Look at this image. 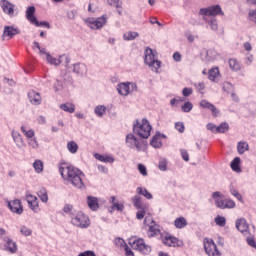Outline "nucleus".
Here are the masks:
<instances>
[{
	"instance_id": "20e7f679",
	"label": "nucleus",
	"mask_w": 256,
	"mask_h": 256,
	"mask_svg": "<svg viewBox=\"0 0 256 256\" xmlns=\"http://www.w3.org/2000/svg\"><path fill=\"white\" fill-rule=\"evenodd\" d=\"M144 63L151 67L152 71H155L156 73L161 69V61L157 60V57L151 48L145 50Z\"/></svg>"
},
{
	"instance_id": "c756f323",
	"label": "nucleus",
	"mask_w": 256,
	"mask_h": 256,
	"mask_svg": "<svg viewBox=\"0 0 256 256\" xmlns=\"http://www.w3.org/2000/svg\"><path fill=\"white\" fill-rule=\"evenodd\" d=\"M150 145L155 149H159L163 144L161 143V136L155 135L150 141Z\"/></svg>"
},
{
	"instance_id": "0e129e2a",
	"label": "nucleus",
	"mask_w": 256,
	"mask_h": 256,
	"mask_svg": "<svg viewBox=\"0 0 256 256\" xmlns=\"http://www.w3.org/2000/svg\"><path fill=\"white\" fill-rule=\"evenodd\" d=\"M78 256H97V255H95V252L91 250H87L85 252L80 253Z\"/></svg>"
},
{
	"instance_id": "393cba45",
	"label": "nucleus",
	"mask_w": 256,
	"mask_h": 256,
	"mask_svg": "<svg viewBox=\"0 0 256 256\" xmlns=\"http://www.w3.org/2000/svg\"><path fill=\"white\" fill-rule=\"evenodd\" d=\"M26 18L30 21V23H33L34 21L37 20V18L35 17V7L34 6H30L27 8Z\"/></svg>"
},
{
	"instance_id": "9b49d317",
	"label": "nucleus",
	"mask_w": 256,
	"mask_h": 256,
	"mask_svg": "<svg viewBox=\"0 0 256 256\" xmlns=\"http://www.w3.org/2000/svg\"><path fill=\"white\" fill-rule=\"evenodd\" d=\"M19 33H21V30H19V28H15L13 26H5L2 35L3 41H5L6 37L8 39H13L15 35H19Z\"/></svg>"
},
{
	"instance_id": "603ef678",
	"label": "nucleus",
	"mask_w": 256,
	"mask_h": 256,
	"mask_svg": "<svg viewBox=\"0 0 256 256\" xmlns=\"http://www.w3.org/2000/svg\"><path fill=\"white\" fill-rule=\"evenodd\" d=\"M64 213H67L68 215H70L71 217H73V205L71 204H65L64 208H63Z\"/></svg>"
},
{
	"instance_id": "bb28decb",
	"label": "nucleus",
	"mask_w": 256,
	"mask_h": 256,
	"mask_svg": "<svg viewBox=\"0 0 256 256\" xmlns=\"http://www.w3.org/2000/svg\"><path fill=\"white\" fill-rule=\"evenodd\" d=\"M60 109L66 113H75V104L71 102H66L65 104L60 105Z\"/></svg>"
},
{
	"instance_id": "e2e57ef3",
	"label": "nucleus",
	"mask_w": 256,
	"mask_h": 256,
	"mask_svg": "<svg viewBox=\"0 0 256 256\" xmlns=\"http://www.w3.org/2000/svg\"><path fill=\"white\" fill-rule=\"evenodd\" d=\"M20 231H21L22 235H25L26 237L31 235V229H29L25 226H23Z\"/></svg>"
},
{
	"instance_id": "e433bc0d",
	"label": "nucleus",
	"mask_w": 256,
	"mask_h": 256,
	"mask_svg": "<svg viewBox=\"0 0 256 256\" xmlns=\"http://www.w3.org/2000/svg\"><path fill=\"white\" fill-rule=\"evenodd\" d=\"M228 63H229V67H230V69H232V71H239V69H241V65L239 64L237 59L232 58L228 61Z\"/></svg>"
},
{
	"instance_id": "5701e85b",
	"label": "nucleus",
	"mask_w": 256,
	"mask_h": 256,
	"mask_svg": "<svg viewBox=\"0 0 256 256\" xmlns=\"http://www.w3.org/2000/svg\"><path fill=\"white\" fill-rule=\"evenodd\" d=\"M110 203H112L111 209L112 211H123L125 209V206L117 201V198L115 196H112L110 198Z\"/></svg>"
},
{
	"instance_id": "bf43d9fd",
	"label": "nucleus",
	"mask_w": 256,
	"mask_h": 256,
	"mask_svg": "<svg viewBox=\"0 0 256 256\" xmlns=\"http://www.w3.org/2000/svg\"><path fill=\"white\" fill-rule=\"evenodd\" d=\"M182 94L184 97H189L190 95H193V89L192 88H184L182 90Z\"/></svg>"
},
{
	"instance_id": "4d7b16f0",
	"label": "nucleus",
	"mask_w": 256,
	"mask_h": 256,
	"mask_svg": "<svg viewBox=\"0 0 256 256\" xmlns=\"http://www.w3.org/2000/svg\"><path fill=\"white\" fill-rule=\"evenodd\" d=\"M175 129L179 131V133H183L185 131V125L183 122H177L175 123Z\"/></svg>"
},
{
	"instance_id": "72a5a7b5",
	"label": "nucleus",
	"mask_w": 256,
	"mask_h": 256,
	"mask_svg": "<svg viewBox=\"0 0 256 256\" xmlns=\"http://www.w3.org/2000/svg\"><path fill=\"white\" fill-rule=\"evenodd\" d=\"M137 37H139V33L131 32V31L126 32L123 35L124 41H133V40L137 39Z\"/></svg>"
},
{
	"instance_id": "aec40b11",
	"label": "nucleus",
	"mask_w": 256,
	"mask_h": 256,
	"mask_svg": "<svg viewBox=\"0 0 256 256\" xmlns=\"http://www.w3.org/2000/svg\"><path fill=\"white\" fill-rule=\"evenodd\" d=\"M87 205L91 211H97L99 209V199L94 196H88L87 197Z\"/></svg>"
},
{
	"instance_id": "c85d7f7f",
	"label": "nucleus",
	"mask_w": 256,
	"mask_h": 256,
	"mask_svg": "<svg viewBox=\"0 0 256 256\" xmlns=\"http://www.w3.org/2000/svg\"><path fill=\"white\" fill-rule=\"evenodd\" d=\"M37 195L39 197V199L43 202V203H47L49 201V196L47 195V189L45 188H41L38 192Z\"/></svg>"
},
{
	"instance_id": "8fccbe9b",
	"label": "nucleus",
	"mask_w": 256,
	"mask_h": 256,
	"mask_svg": "<svg viewBox=\"0 0 256 256\" xmlns=\"http://www.w3.org/2000/svg\"><path fill=\"white\" fill-rule=\"evenodd\" d=\"M146 214H147V211H145L144 207L138 208V211L136 213V219H139V220L144 219Z\"/></svg>"
},
{
	"instance_id": "0eeeda50",
	"label": "nucleus",
	"mask_w": 256,
	"mask_h": 256,
	"mask_svg": "<svg viewBox=\"0 0 256 256\" xmlns=\"http://www.w3.org/2000/svg\"><path fill=\"white\" fill-rule=\"evenodd\" d=\"M132 249L139 251L142 255H149L151 253V246L145 243L143 238H138L130 242Z\"/></svg>"
},
{
	"instance_id": "79ce46f5",
	"label": "nucleus",
	"mask_w": 256,
	"mask_h": 256,
	"mask_svg": "<svg viewBox=\"0 0 256 256\" xmlns=\"http://www.w3.org/2000/svg\"><path fill=\"white\" fill-rule=\"evenodd\" d=\"M33 167L36 173H43V161L35 160V162L33 163Z\"/></svg>"
},
{
	"instance_id": "f257e3e1",
	"label": "nucleus",
	"mask_w": 256,
	"mask_h": 256,
	"mask_svg": "<svg viewBox=\"0 0 256 256\" xmlns=\"http://www.w3.org/2000/svg\"><path fill=\"white\" fill-rule=\"evenodd\" d=\"M59 173L61 174V177L64 179V181H67V183H70L78 189L83 187V179L81 178L83 172H81V170L78 168H75V166L62 163L59 166Z\"/></svg>"
},
{
	"instance_id": "a878e982",
	"label": "nucleus",
	"mask_w": 256,
	"mask_h": 256,
	"mask_svg": "<svg viewBox=\"0 0 256 256\" xmlns=\"http://www.w3.org/2000/svg\"><path fill=\"white\" fill-rule=\"evenodd\" d=\"M174 226L176 229H183L187 227V219L185 217H179L174 220Z\"/></svg>"
},
{
	"instance_id": "9d476101",
	"label": "nucleus",
	"mask_w": 256,
	"mask_h": 256,
	"mask_svg": "<svg viewBox=\"0 0 256 256\" xmlns=\"http://www.w3.org/2000/svg\"><path fill=\"white\" fill-rule=\"evenodd\" d=\"M117 91L120 95H129L133 91H137V84L135 83H122L117 87Z\"/></svg>"
},
{
	"instance_id": "4be33fe9",
	"label": "nucleus",
	"mask_w": 256,
	"mask_h": 256,
	"mask_svg": "<svg viewBox=\"0 0 256 256\" xmlns=\"http://www.w3.org/2000/svg\"><path fill=\"white\" fill-rule=\"evenodd\" d=\"M12 137L18 147H25V141H23V137L18 131L13 130Z\"/></svg>"
},
{
	"instance_id": "f03ea898",
	"label": "nucleus",
	"mask_w": 256,
	"mask_h": 256,
	"mask_svg": "<svg viewBox=\"0 0 256 256\" xmlns=\"http://www.w3.org/2000/svg\"><path fill=\"white\" fill-rule=\"evenodd\" d=\"M199 15H202L203 20L206 21V23H209L212 31H217V29H219L217 19L212 18L211 20H207V17H217V15H223V10H221V6L214 5L208 8H201Z\"/></svg>"
},
{
	"instance_id": "5fc2aeb1",
	"label": "nucleus",
	"mask_w": 256,
	"mask_h": 256,
	"mask_svg": "<svg viewBox=\"0 0 256 256\" xmlns=\"http://www.w3.org/2000/svg\"><path fill=\"white\" fill-rule=\"evenodd\" d=\"M144 225H147L148 227H150L151 225H155V220H153V216H146L144 219Z\"/></svg>"
},
{
	"instance_id": "a18cd8bd",
	"label": "nucleus",
	"mask_w": 256,
	"mask_h": 256,
	"mask_svg": "<svg viewBox=\"0 0 256 256\" xmlns=\"http://www.w3.org/2000/svg\"><path fill=\"white\" fill-rule=\"evenodd\" d=\"M133 205L136 207V209H142L143 208V202H141V197L140 196H134L132 198Z\"/></svg>"
},
{
	"instance_id": "13d9d810",
	"label": "nucleus",
	"mask_w": 256,
	"mask_h": 256,
	"mask_svg": "<svg viewBox=\"0 0 256 256\" xmlns=\"http://www.w3.org/2000/svg\"><path fill=\"white\" fill-rule=\"evenodd\" d=\"M28 145H30V147H32L33 149H37V147H39V143L35 138H31L28 142Z\"/></svg>"
},
{
	"instance_id": "4468645a",
	"label": "nucleus",
	"mask_w": 256,
	"mask_h": 256,
	"mask_svg": "<svg viewBox=\"0 0 256 256\" xmlns=\"http://www.w3.org/2000/svg\"><path fill=\"white\" fill-rule=\"evenodd\" d=\"M8 207L12 213H17L18 215L23 213V205L21 204V200L16 199L14 201L8 202Z\"/></svg>"
},
{
	"instance_id": "58836bf2",
	"label": "nucleus",
	"mask_w": 256,
	"mask_h": 256,
	"mask_svg": "<svg viewBox=\"0 0 256 256\" xmlns=\"http://www.w3.org/2000/svg\"><path fill=\"white\" fill-rule=\"evenodd\" d=\"M230 193H231V195H233V197H236V199L238 201H240V203H243V196L241 195V193H239V190H237V189H235V187L231 186Z\"/></svg>"
},
{
	"instance_id": "ddd939ff",
	"label": "nucleus",
	"mask_w": 256,
	"mask_h": 256,
	"mask_svg": "<svg viewBox=\"0 0 256 256\" xmlns=\"http://www.w3.org/2000/svg\"><path fill=\"white\" fill-rule=\"evenodd\" d=\"M0 5L6 15L13 17L15 13V5L11 4L8 0H1Z\"/></svg>"
},
{
	"instance_id": "6ab92c4d",
	"label": "nucleus",
	"mask_w": 256,
	"mask_h": 256,
	"mask_svg": "<svg viewBox=\"0 0 256 256\" xmlns=\"http://www.w3.org/2000/svg\"><path fill=\"white\" fill-rule=\"evenodd\" d=\"M236 229H238L240 233H247V231H249V224H247V220H245V218L238 219L236 221Z\"/></svg>"
},
{
	"instance_id": "412c9836",
	"label": "nucleus",
	"mask_w": 256,
	"mask_h": 256,
	"mask_svg": "<svg viewBox=\"0 0 256 256\" xmlns=\"http://www.w3.org/2000/svg\"><path fill=\"white\" fill-rule=\"evenodd\" d=\"M26 201L29 205V207L32 209V211H37L39 209V202L37 201V198L33 195L26 196Z\"/></svg>"
},
{
	"instance_id": "680f3d73",
	"label": "nucleus",
	"mask_w": 256,
	"mask_h": 256,
	"mask_svg": "<svg viewBox=\"0 0 256 256\" xmlns=\"http://www.w3.org/2000/svg\"><path fill=\"white\" fill-rule=\"evenodd\" d=\"M160 171H166L167 170V161L161 160L158 165Z\"/></svg>"
},
{
	"instance_id": "de8ad7c7",
	"label": "nucleus",
	"mask_w": 256,
	"mask_h": 256,
	"mask_svg": "<svg viewBox=\"0 0 256 256\" xmlns=\"http://www.w3.org/2000/svg\"><path fill=\"white\" fill-rule=\"evenodd\" d=\"M47 61L50 65H61V60L57 58H53L50 54H47Z\"/></svg>"
},
{
	"instance_id": "774afa93",
	"label": "nucleus",
	"mask_w": 256,
	"mask_h": 256,
	"mask_svg": "<svg viewBox=\"0 0 256 256\" xmlns=\"http://www.w3.org/2000/svg\"><path fill=\"white\" fill-rule=\"evenodd\" d=\"M250 21L256 24V10L249 13Z\"/></svg>"
},
{
	"instance_id": "f704fd0d",
	"label": "nucleus",
	"mask_w": 256,
	"mask_h": 256,
	"mask_svg": "<svg viewBox=\"0 0 256 256\" xmlns=\"http://www.w3.org/2000/svg\"><path fill=\"white\" fill-rule=\"evenodd\" d=\"M109 5L112 7H116L118 15H123L121 12L123 10V7L121 6V3H119V0H107Z\"/></svg>"
},
{
	"instance_id": "3c124183",
	"label": "nucleus",
	"mask_w": 256,
	"mask_h": 256,
	"mask_svg": "<svg viewBox=\"0 0 256 256\" xmlns=\"http://www.w3.org/2000/svg\"><path fill=\"white\" fill-rule=\"evenodd\" d=\"M183 113H189L193 109V104L191 102H186L181 107Z\"/></svg>"
},
{
	"instance_id": "423d86ee",
	"label": "nucleus",
	"mask_w": 256,
	"mask_h": 256,
	"mask_svg": "<svg viewBox=\"0 0 256 256\" xmlns=\"http://www.w3.org/2000/svg\"><path fill=\"white\" fill-rule=\"evenodd\" d=\"M212 199H214L215 205L218 209H234L235 207V201L231 199L223 200L221 192H214L212 194Z\"/></svg>"
},
{
	"instance_id": "6e6552de",
	"label": "nucleus",
	"mask_w": 256,
	"mask_h": 256,
	"mask_svg": "<svg viewBox=\"0 0 256 256\" xmlns=\"http://www.w3.org/2000/svg\"><path fill=\"white\" fill-rule=\"evenodd\" d=\"M160 239L163 245L166 247H182L183 241H180L175 236H171L170 234H161Z\"/></svg>"
},
{
	"instance_id": "473e14b6",
	"label": "nucleus",
	"mask_w": 256,
	"mask_h": 256,
	"mask_svg": "<svg viewBox=\"0 0 256 256\" xmlns=\"http://www.w3.org/2000/svg\"><path fill=\"white\" fill-rule=\"evenodd\" d=\"M217 77H219V68L216 67V68L210 69L208 72V79H210V81H215Z\"/></svg>"
},
{
	"instance_id": "c03bdc74",
	"label": "nucleus",
	"mask_w": 256,
	"mask_h": 256,
	"mask_svg": "<svg viewBox=\"0 0 256 256\" xmlns=\"http://www.w3.org/2000/svg\"><path fill=\"white\" fill-rule=\"evenodd\" d=\"M21 131H22V133H24V135H25V137H27V139H33V137H35V131L27 130L25 128V126H21Z\"/></svg>"
},
{
	"instance_id": "052dcab7",
	"label": "nucleus",
	"mask_w": 256,
	"mask_h": 256,
	"mask_svg": "<svg viewBox=\"0 0 256 256\" xmlns=\"http://www.w3.org/2000/svg\"><path fill=\"white\" fill-rule=\"evenodd\" d=\"M181 157L184 161H189V153L185 149L180 150Z\"/></svg>"
},
{
	"instance_id": "37998d69",
	"label": "nucleus",
	"mask_w": 256,
	"mask_h": 256,
	"mask_svg": "<svg viewBox=\"0 0 256 256\" xmlns=\"http://www.w3.org/2000/svg\"><path fill=\"white\" fill-rule=\"evenodd\" d=\"M215 223L216 225H218V227H225V225H227V219H225V217L218 215L215 218Z\"/></svg>"
},
{
	"instance_id": "cd10ccee",
	"label": "nucleus",
	"mask_w": 256,
	"mask_h": 256,
	"mask_svg": "<svg viewBox=\"0 0 256 256\" xmlns=\"http://www.w3.org/2000/svg\"><path fill=\"white\" fill-rule=\"evenodd\" d=\"M94 157L95 159H97L98 161H101L102 163H113V161H115L113 157L108 155L95 154Z\"/></svg>"
},
{
	"instance_id": "f8f14e48",
	"label": "nucleus",
	"mask_w": 256,
	"mask_h": 256,
	"mask_svg": "<svg viewBox=\"0 0 256 256\" xmlns=\"http://www.w3.org/2000/svg\"><path fill=\"white\" fill-rule=\"evenodd\" d=\"M126 143H128L129 147H131V148L135 147L137 149V151H141L142 141L137 139V137H135V135L128 134L126 136Z\"/></svg>"
},
{
	"instance_id": "ea45409f",
	"label": "nucleus",
	"mask_w": 256,
	"mask_h": 256,
	"mask_svg": "<svg viewBox=\"0 0 256 256\" xmlns=\"http://www.w3.org/2000/svg\"><path fill=\"white\" fill-rule=\"evenodd\" d=\"M229 131V124L227 122L221 123L216 128V133H227Z\"/></svg>"
},
{
	"instance_id": "1a4fd4ad",
	"label": "nucleus",
	"mask_w": 256,
	"mask_h": 256,
	"mask_svg": "<svg viewBox=\"0 0 256 256\" xmlns=\"http://www.w3.org/2000/svg\"><path fill=\"white\" fill-rule=\"evenodd\" d=\"M204 249L209 256H221V252L217 249V245L213 239L204 238Z\"/></svg>"
},
{
	"instance_id": "7c9ffc66",
	"label": "nucleus",
	"mask_w": 256,
	"mask_h": 256,
	"mask_svg": "<svg viewBox=\"0 0 256 256\" xmlns=\"http://www.w3.org/2000/svg\"><path fill=\"white\" fill-rule=\"evenodd\" d=\"M149 233V237H155L156 235H159V233H161V230H159V225H157V223L150 225Z\"/></svg>"
},
{
	"instance_id": "7ed1b4c3",
	"label": "nucleus",
	"mask_w": 256,
	"mask_h": 256,
	"mask_svg": "<svg viewBox=\"0 0 256 256\" xmlns=\"http://www.w3.org/2000/svg\"><path fill=\"white\" fill-rule=\"evenodd\" d=\"M151 129L153 128L147 119H142L141 122L136 120L133 125L134 133L142 139H149L151 137Z\"/></svg>"
},
{
	"instance_id": "09e8293b",
	"label": "nucleus",
	"mask_w": 256,
	"mask_h": 256,
	"mask_svg": "<svg viewBox=\"0 0 256 256\" xmlns=\"http://www.w3.org/2000/svg\"><path fill=\"white\" fill-rule=\"evenodd\" d=\"M32 25H35L36 27H46L47 29H51V25L49 24V22H39L37 19L32 23Z\"/></svg>"
},
{
	"instance_id": "69168bd1",
	"label": "nucleus",
	"mask_w": 256,
	"mask_h": 256,
	"mask_svg": "<svg viewBox=\"0 0 256 256\" xmlns=\"http://www.w3.org/2000/svg\"><path fill=\"white\" fill-rule=\"evenodd\" d=\"M124 251L126 253V256H135V254L133 253V250H131L129 246H125Z\"/></svg>"
},
{
	"instance_id": "a19ab883",
	"label": "nucleus",
	"mask_w": 256,
	"mask_h": 256,
	"mask_svg": "<svg viewBox=\"0 0 256 256\" xmlns=\"http://www.w3.org/2000/svg\"><path fill=\"white\" fill-rule=\"evenodd\" d=\"M137 193L139 195H143L144 197H146V199H153V195L149 191H147V189H143L141 187H138L137 188Z\"/></svg>"
},
{
	"instance_id": "dca6fc26",
	"label": "nucleus",
	"mask_w": 256,
	"mask_h": 256,
	"mask_svg": "<svg viewBox=\"0 0 256 256\" xmlns=\"http://www.w3.org/2000/svg\"><path fill=\"white\" fill-rule=\"evenodd\" d=\"M105 23H107V18H105V16L89 22L91 29H101Z\"/></svg>"
},
{
	"instance_id": "6e6d98bb",
	"label": "nucleus",
	"mask_w": 256,
	"mask_h": 256,
	"mask_svg": "<svg viewBox=\"0 0 256 256\" xmlns=\"http://www.w3.org/2000/svg\"><path fill=\"white\" fill-rule=\"evenodd\" d=\"M138 170L143 175V177H147V167L143 164H138Z\"/></svg>"
},
{
	"instance_id": "49530a36",
	"label": "nucleus",
	"mask_w": 256,
	"mask_h": 256,
	"mask_svg": "<svg viewBox=\"0 0 256 256\" xmlns=\"http://www.w3.org/2000/svg\"><path fill=\"white\" fill-rule=\"evenodd\" d=\"M107 111V108L103 105H100V106H97L95 108V114L98 116V117H103V115H105V112Z\"/></svg>"
},
{
	"instance_id": "2eb2a0df",
	"label": "nucleus",
	"mask_w": 256,
	"mask_h": 256,
	"mask_svg": "<svg viewBox=\"0 0 256 256\" xmlns=\"http://www.w3.org/2000/svg\"><path fill=\"white\" fill-rule=\"evenodd\" d=\"M200 107H202V109H209V111H211L213 117L219 116V110L217 109V107H215V105L211 104L207 100H202L200 102Z\"/></svg>"
},
{
	"instance_id": "39448f33",
	"label": "nucleus",
	"mask_w": 256,
	"mask_h": 256,
	"mask_svg": "<svg viewBox=\"0 0 256 256\" xmlns=\"http://www.w3.org/2000/svg\"><path fill=\"white\" fill-rule=\"evenodd\" d=\"M71 223L74 227H79L80 229H87L91 225V220L83 212H78L76 215L71 216Z\"/></svg>"
},
{
	"instance_id": "864d4df0",
	"label": "nucleus",
	"mask_w": 256,
	"mask_h": 256,
	"mask_svg": "<svg viewBox=\"0 0 256 256\" xmlns=\"http://www.w3.org/2000/svg\"><path fill=\"white\" fill-rule=\"evenodd\" d=\"M114 243L116 245V247H123L125 249V246H127V243H125V240H123V238H116L114 240Z\"/></svg>"
},
{
	"instance_id": "4c0bfd02",
	"label": "nucleus",
	"mask_w": 256,
	"mask_h": 256,
	"mask_svg": "<svg viewBox=\"0 0 256 256\" xmlns=\"http://www.w3.org/2000/svg\"><path fill=\"white\" fill-rule=\"evenodd\" d=\"M240 163H241V158L239 157L234 158V160L231 162V169L236 172L241 171V168L239 167Z\"/></svg>"
},
{
	"instance_id": "b1692460",
	"label": "nucleus",
	"mask_w": 256,
	"mask_h": 256,
	"mask_svg": "<svg viewBox=\"0 0 256 256\" xmlns=\"http://www.w3.org/2000/svg\"><path fill=\"white\" fill-rule=\"evenodd\" d=\"M74 73L77 75H86L87 74V66L83 63H77L74 65Z\"/></svg>"
},
{
	"instance_id": "2f4dec72",
	"label": "nucleus",
	"mask_w": 256,
	"mask_h": 256,
	"mask_svg": "<svg viewBox=\"0 0 256 256\" xmlns=\"http://www.w3.org/2000/svg\"><path fill=\"white\" fill-rule=\"evenodd\" d=\"M239 155H243L245 151H249V144L247 142H239L237 145Z\"/></svg>"
},
{
	"instance_id": "c9c22d12",
	"label": "nucleus",
	"mask_w": 256,
	"mask_h": 256,
	"mask_svg": "<svg viewBox=\"0 0 256 256\" xmlns=\"http://www.w3.org/2000/svg\"><path fill=\"white\" fill-rule=\"evenodd\" d=\"M67 149L70 153H77L79 151V145L75 141H70L67 143Z\"/></svg>"
},
{
	"instance_id": "a211bd4d",
	"label": "nucleus",
	"mask_w": 256,
	"mask_h": 256,
	"mask_svg": "<svg viewBox=\"0 0 256 256\" xmlns=\"http://www.w3.org/2000/svg\"><path fill=\"white\" fill-rule=\"evenodd\" d=\"M4 241L6 242L4 247L6 251H9V253H17V243L11 238H5Z\"/></svg>"
},
{
	"instance_id": "f3484780",
	"label": "nucleus",
	"mask_w": 256,
	"mask_h": 256,
	"mask_svg": "<svg viewBox=\"0 0 256 256\" xmlns=\"http://www.w3.org/2000/svg\"><path fill=\"white\" fill-rule=\"evenodd\" d=\"M28 98L30 103H32L33 105H41V94H39L38 92L31 90L28 93Z\"/></svg>"
},
{
	"instance_id": "338daca9",
	"label": "nucleus",
	"mask_w": 256,
	"mask_h": 256,
	"mask_svg": "<svg viewBox=\"0 0 256 256\" xmlns=\"http://www.w3.org/2000/svg\"><path fill=\"white\" fill-rule=\"evenodd\" d=\"M247 243L248 245H250V247H253L254 249H256V242L254 238H247Z\"/></svg>"
}]
</instances>
